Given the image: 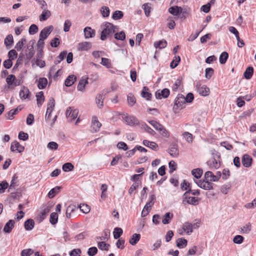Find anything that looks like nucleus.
Returning a JSON list of instances; mask_svg holds the SVG:
<instances>
[{
  "mask_svg": "<svg viewBox=\"0 0 256 256\" xmlns=\"http://www.w3.org/2000/svg\"><path fill=\"white\" fill-rule=\"evenodd\" d=\"M80 210L84 214H88L90 212V208L87 204H80L78 206Z\"/></svg>",
  "mask_w": 256,
  "mask_h": 256,
  "instance_id": "nucleus-58",
  "label": "nucleus"
},
{
  "mask_svg": "<svg viewBox=\"0 0 256 256\" xmlns=\"http://www.w3.org/2000/svg\"><path fill=\"white\" fill-rule=\"evenodd\" d=\"M82 250L80 248H74L72 250L69 254L70 256H80Z\"/></svg>",
  "mask_w": 256,
  "mask_h": 256,
  "instance_id": "nucleus-64",
  "label": "nucleus"
},
{
  "mask_svg": "<svg viewBox=\"0 0 256 256\" xmlns=\"http://www.w3.org/2000/svg\"><path fill=\"white\" fill-rule=\"evenodd\" d=\"M140 234H134L132 235L129 240V242L132 246L136 245L140 238Z\"/></svg>",
  "mask_w": 256,
  "mask_h": 256,
  "instance_id": "nucleus-33",
  "label": "nucleus"
},
{
  "mask_svg": "<svg viewBox=\"0 0 256 256\" xmlns=\"http://www.w3.org/2000/svg\"><path fill=\"white\" fill-rule=\"evenodd\" d=\"M182 200L183 202L186 200L188 204L194 206L198 205L200 200L198 198L194 196H190V194H188L185 196H184V195H182Z\"/></svg>",
  "mask_w": 256,
  "mask_h": 256,
  "instance_id": "nucleus-11",
  "label": "nucleus"
},
{
  "mask_svg": "<svg viewBox=\"0 0 256 256\" xmlns=\"http://www.w3.org/2000/svg\"><path fill=\"white\" fill-rule=\"evenodd\" d=\"M88 83V78H83L79 80L77 86V89L79 91H82L85 88L86 85Z\"/></svg>",
  "mask_w": 256,
  "mask_h": 256,
  "instance_id": "nucleus-36",
  "label": "nucleus"
},
{
  "mask_svg": "<svg viewBox=\"0 0 256 256\" xmlns=\"http://www.w3.org/2000/svg\"><path fill=\"white\" fill-rule=\"evenodd\" d=\"M124 16V12L121 10L114 11L112 15V18L114 20H118L121 19Z\"/></svg>",
  "mask_w": 256,
  "mask_h": 256,
  "instance_id": "nucleus-48",
  "label": "nucleus"
},
{
  "mask_svg": "<svg viewBox=\"0 0 256 256\" xmlns=\"http://www.w3.org/2000/svg\"><path fill=\"white\" fill-rule=\"evenodd\" d=\"M168 12L176 16H180L182 12V8L178 6H172L168 8Z\"/></svg>",
  "mask_w": 256,
  "mask_h": 256,
  "instance_id": "nucleus-16",
  "label": "nucleus"
},
{
  "mask_svg": "<svg viewBox=\"0 0 256 256\" xmlns=\"http://www.w3.org/2000/svg\"><path fill=\"white\" fill-rule=\"evenodd\" d=\"M92 47V44L90 42H84L78 44V50L80 51L88 50Z\"/></svg>",
  "mask_w": 256,
  "mask_h": 256,
  "instance_id": "nucleus-21",
  "label": "nucleus"
},
{
  "mask_svg": "<svg viewBox=\"0 0 256 256\" xmlns=\"http://www.w3.org/2000/svg\"><path fill=\"white\" fill-rule=\"evenodd\" d=\"M16 79V77L14 75L10 74L6 78V82L9 86H14Z\"/></svg>",
  "mask_w": 256,
  "mask_h": 256,
  "instance_id": "nucleus-50",
  "label": "nucleus"
},
{
  "mask_svg": "<svg viewBox=\"0 0 256 256\" xmlns=\"http://www.w3.org/2000/svg\"><path fill=\"white\" fill-rule=\"evenodd\" d=\"M30 92L29 90L26 86H23L20 92V96L22 100H26L30 98Z\"/></svg>",
  "mask_w": 256,
  "mask_h": 256,
  "instance_id": "nucleus-18",
  "label": "nucleus"
},
{
  "mask_svg": "<svg viewBox=\"0 0 256 256\" xmlns=\"http://www.w3.org/2000/svg\"><path fill=\"white\" fill-rule=\"evenodd\" d=\"M96 103L99 108L103 106L104 95L102 94H98L96 98Z\"/></svg>",
  "mask_w": 256,
  "mask_h": 256,
  "instance_id": "nucleus-54",
  "label": "nucleus"
},
{
  "mask_svg": "<svg viewBox=\"0 0 256 256\" xmlns=\"http://www.w3.org/2000/svg\"><path fill=\"white\" fill-rule=\"evenodd\" d=\"M188 244V240L183 238H178L176 240V246L179 248L186 247Z\"/></svg>",
  "mask_w": 256,
  "mask_h": 256,
  "instance_id": "nucleus-30",
  "label": "nucleus"
},
{
  "mask_svg": "<svg viewBox=\"0 0 256 256\" xmlns=\"http://www.w3.org/2000/svg\"><path fill=\"white\" fill-rule=\"evenodd\" d=\"M142 128L144 129V130L148 133L150 134L152 136H154L156 134V132L150 127L147 125L145 122L142 124Z\"/></svg>",
  "mask_w": 256,
  "mask_h": 256,
  "instance_id": "nucleus-49",
  "label": "nucleus"
},
{
  "mask_svg": "<svg viewBox=\"0 0 256 256\" xmlns=\"http://www.w3.org/2000/svg\"><path fill=\"white\" fill-rule=\"evenodd\" d=\"M118 28L116 26L109 22H106L104 28L101 32L100 40H104L108 37L111 38L113 34L118 30Z\"/></svg>",
  "mask_w": 256,
  "mask_h": 256,
  "instance_id": "nucleus-1",
  "label": "nucleus"
},
{
  "mask_svg": "<svg viewBox=\"0 0 256 256\" xmlns=\"http://www.w3.org/2000/svg\"><path fill=\"white\" fill-rule=\"evenodd\" d=\"M38 81V87L40 90L44 89L48 84V80L46 78H40Z\"/></svg>",
  "mask_w": 256,
  "mask_h": 256,
  "instance_id": "nucleus-26",
  "label": "nucleus"
},
{
  "mask_svg": "<svg viewBox=\"0 0 256 256\" xmlns=\"http://www.w3.org/2000/svg\"><path fill=\"white\" fill-rule=\"evenodd\" d=\"M192 174L196 179L201 178L202 174V170L200 168H194L192 170Z\"/></svg>",
  "mask_w": 256,
  "mask_h": 256,
  "instance_id": "nucleus-39",
  "label": "nucleus"
},
{
  "mask_svg": "<svg viewBox=\"0 0 256 256\" xmlns=\"http://www.w3.org/2000/svg\"><path fill=\"white\" fill-rule=\"evenodd\" d=\"M98 248L102 250L108 251L110 246V244L106 243L104 242H100L98 243Z\"/></svg>",
  "mask_w": 256,
  "mask_h": 256,
  "instance_id": "nucleus-51",
  "label": "nucleus"
},
{
  "mask_svg": "<svg viewBox=\"0 0 256 256\" xmlns=\"http://www.w3.org/2000/svg\"><path fill=\"white\" fill-rule=\"evenodd\" d=\"M184 232H186L188 234H190L192 232V224L189 222H185L182 226Z\"/></svg>",
  "mask_w": 256,
  "mask_h": 256,
  "instance_id": "nucleus-32",
  "label": "nucleus"
},
{
  "mask_svg": "<svg viewBox=\"0 0 256 256\" xmlns=\"http://www.w3.org/2000/svg\"><path fill=\"white\" fill-rule=\"evenodd\" d=\"M110 230L108 229H105L103 231L102 236H97L96 239L100 240H108L109 238L108 237V234L110 235Z\"/></svg>",
  "mask_w": 256,
  "mask_h": 256,
  "instance_id": "nucleus-57",
  "label": "nucleus"
},
{
  "mask_svg": "<svg viewBox=\"0 0 256 256\" xmlns=\"http://www.w3.org/2000/svg\"><path fill=\"white\" fill-rule=\"evenodd\" d=\"M62 186H56L54 188H52L48 194V196L50 198H54L56 194H58L62 189Z\"/></svg>",
  "mask_w": 256,
  "mask_h": 256,
  "instance_id": "nucleus-25",
  "label": "nucleus"
},
{
  "mask_svg": "<svg viewBox=\"0 0 256 256\" xmlns=\"http://www.w3.org/2000/svg\"><path fill=\"white\" fill-rule=\"evenodd\" d=\"M100 13L104 18H107L110 16V10L108 6H102L100 9Z\"/></svg>",
  "mask_w": 256,
  "mask_h": 256,
  "instance_id": "nucleus-47",
  "label": "nucleus"
},
{
  "mask_svg": "<svg viewBox=\"0 0 256 256\" xmlns=\"http://www.w3.org/2000/svg\"><path fill=\"white\" fill-rule=\"evenodd\" d=\"M149 124H150L156 130H160V127L162 126L159 122H158L154 120H148Z\"/></svg>",
  "mask_w": 256,
  "mask_h": 256,
  "instance_id": "nucleus-61",
  "label": "nucleus"
},
{
  "mask_svg": "<svg viewBox=\"0 0 256 256\" xmlns=\"http://www.w3.org/2000/svg\"><path fill=\"white\" fill-rule=\"evenodd\" d=\"M182 78H178L176 81L175 82L174 84L172 86V90L174 92L177 91L178 90L179 86L182 84Z\"/></svg>",
  "mask_w": 256,
  "mask_h": 256,
  "instance_id": "nucleus-62",
  "label": "nucleus"
},
{
  "mask_svg": "<svg viewBox=\"0 0 256 256\" xmlns=\"http://www.w3.org/2000/svg\"><path fill=\"white\" fill-rule=\"evenodd\" d=\"M170 91L167 88L162 89L160 92L159 90H157L155 93V96L156 99L160 100L162 98H166L170 96Z\"/></svg>",
  "mask_w": 256,
  "mask_h": 256,
  "instance_id": "nucleus-10",
  "label": "nucleus"
},
{
  "mask_svg": "<svg viewBox=\"0 0 256 256\" xmlns=\"http://www.w3.org/2000/svg\"><path fill=\"white\" fill-rule=\"evenodd\" d=\"M74 166L71 162H66L62 166V170L64 172L72 171L74 170Z\"/></svg>",
  "mask_w": 256,
  "mask_h": 256,
  "instance_id": "nucleus-40",
  "label": "nucleus"
},
{
  "mask_svg": "<svg viewBox=\"0 0 256 256\" xmlns=\"http://www.w3.org/2000/svg\"><path fill=\"white\" fill-rule=\"evenodd\" d=\"M51 14H52L50 10L44 9V10L39 16L40 20V22H44L47 20L51 16Z\"/></svg>",
  "mask_w": 256,
  "mask_h": 256,
  "instance_id": "nucleus-29",
  "label": "nucleus"
},
{
  "mask_svg": "<svg viewBox=\"0 0 256 256\" xmlns=\"http://www.w3.org/2000/svg\"><path fill=\"white\" fill-rule=\"evenodd\" d=\"M15 222L13 220H10L6 222L4 226L3 231L6 234H10L14 226Z\"/></svg>",
  "mask_w": 256,
  "mask_h": 256,
  "instance_id": "nucleus-13",
  "label": "nucleus"
},
{
  "mask_svg": "<svg viewBox=\"0 0 256 256\" xmlns=\"http://www.w3.org/2000/svg\"><path fill=\"white\" fill-rule=\"evenodd\" d=\"M24 58V54L23 53L20 52L19 54L18 58L14 66L12 69V72H14V71L18 68L20 65L22 64L23 62V59Z\"/></svg>",
  "mask_w": 256,
  "mask_h": 256,
  "instance_id": "nucleus-34",
  "label": "nucleus"
},
{
  "mask_svg": "<svg viewBox=\"0 0 256 256\" xmlns=\"http://www.w3.org/2000/svg\"><path fill=\"white\" fill-rule=\"evenodd\" d=\"M77 78L75 75H69L64 80V86L66 87H70L74 84Z\"/></svg>",
  "mask_w": 256,
  "mask_h": 256,
  "instance_id": "nucleus-17",
  "label": "nucleus"
},
{
  "mask_svg": "<svg viewBox=\"0 0 256 256\" xmlns=\"http://www.w3.org/2000/svg\"><path fill=\"white\" fill-rule=\"evenodd\" d=\"M67 54V51L64 50L58 56H56V60L54 61L55 64H58L61 61L64 60Z\"/></svg>",
  "mask_w": 256,
  "mask_h": 256,
  "instance_id": "nucleus-37",
  "label": "nucleus"
},
{
  "mask_svg": "<svg viewBox=\"0 0 256 256\" xmlns=\"http://www.w3.org/2000/svg\"><path fill=\"white\" fill-rule=\"evenodd\" d=\"M214 74V70L212 68H208L205 70V77L210 79Z\"/></svg>",
  "mask_w": 256,
  "mask_h": 256,
  "instance_id": "nucleus-60",
  "label": "nucleus"
},
{
  "mask_svg": "<svg viewBox=\"0 0 256 256\" xmlns=\"http://www.w3.org/2000/svg\"><path fill=\"white\" fill-rule=\"evenodd\" d=\"M34 226V221L32 218L26 220L24 223V228L26 230H31Z\"/></svg>",
  "mask_w": 256,
  "mask_h": 256,
  "instance_id": "nucleus-23",
  "label": "nucleus"
},
{
  "mask_svg": "<svg viewBox=\"0 0 256 256\" xmlns=\"http://www.w3.org/2000/svg\"><path fill=\"white\" fill-rule=\"evenodd\" d=\"M254 71V70L253 67L251 66L248 67L244 74V78L246 80L250 79L253 76Z\"/></svg>",
  "mask_w": 256,
  "mask_h": 256,
  "instance_id": "nucleus-28",
  "label": "nucleus"
},
{
  "mask_svg": "<svg viewBox=\"0 0 256 256\" xmlns=\"http://www.w3.org/2000/svg\"><path fill=\"white\" fill-rule=\"evenodd\" d=\"M10 150L14 152L22 153L24 150V147L16 140L12 142L11 144Z\"/></svg>",
  "mask_w": 256,
  "mask_h": 256,
  "instance_id": "nucleus-5",
  "label": "nucleus"
},
{
  "mask_svg": "<svg viewBox=\"0 0 256 256\" xmlns=\"http://www.w3.org/2000/svg\"><path fill=\"white\" fill-rule=\"evenodd\" d=\"M102 126L101 123L98 120L96 116H93L92 118V128L93 129L92 132H98Z\"/></svg>",
  "mask_w": 256,
  "mask_h": 256,
  "instance_id": "nucleus-14",
  "label": "nucleus"
},
{
  "mask_svg": "<svg viewBox=\"0 0 256 256\" xmlns=\"http://www.w3.org/2000/svg\"><path fill=\"white\" fill-rule=\"evenodd\" d=\"M37 104L40 106L44 101V96L43 92L40 91L36 94Z\"/></svg>",
  "mask_w": 256,
  "mask_h": 256,
  "instance_id": "nucleus-35",
  "label": "nucleus"
},
{
  "mask_svg": "<svg viewBox=\"0 0 256 256\" xmlns=\"http://www.w3.org/2000/svg\"><path fill=\"white\" fill-rule=\"evenodd\" d=\"M122 233L123 230L122 228L118 227L115 228L113 232L114 238L116 240L120 238Z\"/></svg>",
  "mask_w": 256,
  "mask_h": 256,
  "instance_id": "nucleus-42",
  "label": "nucleus"
},
{
  "mask_svg": "<svg viewBox=\"0 0 256 256\" xmlns=\"http://www.w3.org/2000/svg\"><path fill=\"white\" fill-rule=\"evenodd\" d=\"M148 90V88L146 86H144L141 92L142 97L146 98L147 100H150L152 97V94Z\"/></svg>",
  "mask_w": 256,
  "mask_h": 256,
  "instance_id": "nucleus-20",
  "label": "nucleus"
},
{
  "mask_svg": "<svg viewBox=\"0 0 256 256\" xmlns=\"http://www.w3.org/2000/svg\"><path fill=\"white\" fill-rule=\"evenodd\" d=\"M175 58L176 59L173 60L170 63V67L172 69L176 68L180 61V56H175Z\"/></svg>",
  "mask_w": 256,
  "mask_h": 256,
  "instance_id": "nucleus-59",
  "label": "nucleus"
},
{
  "mask_svg": "<svg viewBox=\"0 0 256 256\" xmlns=\"http://www.w3.org/2000/svg\"><path fill=\"white\" fill-rule=\"evenodd\" d=\"M186 102L184 96L181 94H178L174 102L173 110L174 113L178 112V108L182 109L185 107Z\"/></svg>",
  "mask_w": 256,
  "mask_h": 256,
  "instance_id": "nucleus-2",
  "label": "nucleus"
},
{
  "mask_svg": "<svg viewBox=\"0 0 256 256\" xmlns=\"http://www.w3.org/2000/svg\"><path fill=\"white\" fill-rule=\"evenodd\" d=\"M32 46H30V48H27L29 52L28 53H26V59L28 60V62L30 60L32 57L34 56L35 51L34 50V48H32Z\"/></svg>",
  "mask_w": 256,
  "mask_h": 256,
  "instance_id": "nucleus-56",
  "label": "nucleus"
},
{
  "mask_svg": "<svg viewBox=\"0 0 256 256\" xmlns=\"http://www.w3.org/2000/svg\"><path fill=\"white\" fill-rule=\"evenodd\" d=\"M222 176L220 172L218 171L214 175L211 171L205 172V178H208L210 182H218Z\"/></svg>",
  "mask_w": 256,
  "mask_h": 256,
  "instance_id": "nucleus-8",
  "label": "nucleus"
},
{
  "mask_svg": "<svg viewBox=\"0 0 256 256\" xmlns=\"http://www.w3.org/2000/svg\"><path fill=\"white\" fill-rule=\"evenodd\" d=\"M252 158L248 154H244L242 156V162L245 168L250 167L252 164Z\"/></svg>",
  "mask_w": 256,
  "mask_h": 256,
  "instance_id": "nucleus-12",
  "label": "nucleus"
},
{
  "mask_svg": "<svg viewBox=\"0 0 256 256\" xmlns=\"http://www.w3.org/2000/svg\"><path fill=\"white\" fill-rule=\"evenodd\" d=\"M196 87L197 92L200 95L204 96H206L209 95L210 93V88L206 85L201 86L200 84L197 83Z\"/></svg>",
  "mask_w": 256,
  "mask_h": 256,
  "instance_id": "nucleus-4",
  "label": "nucleus"
},
{
  "mask_svg": "<svg viewBox=\"0 0 256 256\" xmlns=\"http://www.w3.org/2000/svg\"><path fill=\"white\" fill-rule=\"evenodd\" d=\"M142 144L144 146L151 148L153 150L158 151V144L154 142H150L144 140H143Z\"/></svg>",
  "mask_w": 256,
  "mask_h": 256,
  "instance_id": "nucleus-15",
  "label": "nucleus"
},
{
  "mask_svg": "<svg viewBox=\"0 0 256 256\" xmlns=\"http://www.w3.org/2000/svg\"><path fill=\"white\" fill-rule=\"evenodd\" d=\"M114 34V38L116 40H124L126 39V34L124 31Z\"/></svg>",
  "mask_w": 256,
  "mask_h": 256,
  "instance_id": "nucleus-52",
  "label": "nucleus"
},
{
  "mask_svg": "<svg viewBox=\"0 0 256 256\" xmlns=\"http://www.w3.org/2000/svg\"><path fill=\"white\" fill-rule=\"evenodd\" d=\"M98 250L96 247L92 246L88 249L87 254L89 256H94L98 253Z\"/></svg>",
  "mask_w": 256,
  "mask_h": 256,
  "instance_id": "nucleus-63",
  "label": "nucleus"
},
{
  "mask_svg": "<svg viewBox=\"0 0 256 256\" xmlns=\"http://www.w3.org/2000/svg\"><path fill=\"white\" fill-rule=\"evenodd\" d=\"M142 8L144 11L146 16H148L151 11L150 4L149 3H145L142 6Z\"/></svg>",
  "mask_w": 256,
  "mask_h": 256,
  "instance_id": "nucleus-55",
  "label": "nucleus"
},
{
  "mask_svg": "<svg viewBox=\"0 0 256 256\" xmlns=\"http://www.w3.org/2000/svg\"><path fill=\"white\" fill-rule=\"evenodd\" d=\"M26 41V38H22L20 41H18L15 46V49L18 51H20L22 47L24 46V43Z\"/></svg>",
  "mask_w": 256,
  "mask_h": 256,
  "instance_id": "nucleus-53",
  "label": "nucleus"
},
{
  "mask_svg": "<svg viewBox=\"0 0 256 256\" xmlns=\"http://www.w3.org/2000/svg\"><path fill=\"white\" fill-rule=\"evenodd\" d=\"M228 58V54L226 52H222L220 56L219 60L222 64H224L226 63Z\"/></svg>",
  "mask_w": 256,
  "mask_h": 256,
  "instance_id": "nucleus-45",
  "label": "nucleus"
},
{
  "mask_svg": "<svg viewBox=\"0 0 256 256\" xmlns=\"http://www.w3.org/2000/svg\"><path fill=\"white\" fill-rule=\"evenodd\" d=\"M4 44L7 49L11 48L14 44V38L12 34H8L4 40Z\"/></svg>",
  "mask_w": 256,
  "mask_h": 256,
  "instance_id": "nucleus-22",
  "label": "nucleus"
},
{
  "mask_svg": "<svg viewBox=\"0 0 256 256\" xmlns=\"http://www.w3.org/2000/svg\"><path fill=\"white\" fill-rule=\"evenodd\" d=\"M84 37L86 38H93L96 34L95 30L92 29L90 27L86 26L84 30Z\"/></svg>",
  "mask_w": 256,
  "mask_h": 256,
  "instance_id": "nucleus-19",
  "label": "nucleus"
},
{
  "mask_svg": "<svg viewBox=\"0 0 256 256\" xmlns=\"http://www.w3.org/2000/svg\"><path fill=\"white\" fill-rule=\"evenodd\" d=\"M167 151L171 156H178L179 154L178 144L175 142H172Z\"/></svg>",
  "mask_w": 256,
  "mask_h": 256,
  "instance_id": "nucleus-9",
  "label": "nucleus"
},
{
  "mask_svg": "<svg viewBox=\"0 0 256 256\" xmlns=\"http://www.w3.org/2000/svg\"><path fill=\"white\" fill-rule=\"evenodd\" d=\"M122 119L126 124L130 126H134L138 125V120L134 116L122 114Z\"/></svg>",
  "mask_w": 256,
  "mask_h": 256,
  "instance_id": "nucleus-3",
  "label": "nucleus"
},
{
  "mask_svg": "<svg viewBox=\"0 0 256 256\" xmlns=\"http://www.w3.org/2000/svg\"><path fill=\"white\" fill-rule=\"evenodd\" d=\"M166 45L167 42L164 39L159 41H156L154 44V46L156 47V48H159L160 49L166 48Z\"/></svg>",
  "mask_w": 256,
  "mask_h": 256,
  "instance_id": "nucleus-43",
  "label": "nucleus"
},
{
  "mask_svg": "<svg viewBox=\"0 0 256 256\" xmlns=\"http://www.w3.org/2000/svg\"><path fill=\"white\" fill-rule=\"evenodd\" d=\"M180 188L182 190L186 191V192L183 194L184 195V196H186L188 194H190V192H192L191 184L185 180H184L183 182L181 183Z\"/></svg>",
  "mask_w": 256,
  "mask_h": 256,
  "instance_id": "nucleus-6",
  "label": "nucleus"
},
{
  "mask_svg": "<svg viewBox=\"0 0 256 256\" xmlns=\"http://www.w3.org/2000/svg\"><path fill=\"white\" fill-rule=\"evenodd\" d=\"M53 28L52 26H50L44 28L40 34V40H45L46 39L53 30Z\"/></svg>",
  "mask_w": 256,
  "mask_h": 256,
  "instance_id": "nucleus-7",
  "label": "nucleus"
},
{
  "mask_svg": "<svg viewBox=\"0 0 256 256\" xmlns=\"http://www.w3.org/2000/svg\"><path fill=\"white\" fill-rule=\"evenodd\" d=\"M18 113V109H12L6 113L5 116L7 119L12 120L14 118V116Z\"/></svg>",
  "mask_w": 256,
  "mask_h": 256,
  "instance_id": "nucleus-44",
  "label": "nucleus"
},
{
  "mask_svg": "<svg viewBox=\"0 0 256 256\" xmlns=\"http://www.w3.org/2000/svg\"><path fill=\"white\" fill-rule=\"evenodd\" d=\"M127 101L128 105L130 106H134L136 103V98L132 93L130 92L128 94L127 96Z\"/></svg>",
  "mask_w": 256,
  "mask_h": 256,
  "instance_id": "nucleus-38",
  "label": "nucleus"
},
{
  "mask_svg": "<svg viewBox=\"0 0 256 256\" xmlns=\"http://www.w3.org/2000/svg\"><path fill=\"white\" fill-rule=\"evenodd\" d=\"M50 212V209L44 207L42 211L38 214L40 222H42L47 216L48 213Z\"/></svg>",
  "mask_w": 256,
  "mask_h": 256,
  "instance_id": "nucleus-31",
  "label": "nucleus"
},
{
  "mask_svg": "<svg viewBox=\"0 0 256 256\" xmlns=\"http://www.w3.org/2000/svg\"><path fill=\"white\" fill-rule=\"evenodd\" d=\"M58 222V214L57 212H53L50 214V222L52 225H55Z\"/></svg>",
  "mask_w": 256,
  "mask_h": 256,
  "instance_id": "nucleus-46",
  "label": "nucleus"
},
{
  "mask_svg": "<svg viewBox=\"0 0 256 256\" xmlns=\"http://www.w3.org/2000/svg\"><path fill=\"white\" fill-rule=\"evenodd\" d=\"M173 218V214L170 212H166L162 218V222L164 224H167L170 222Z\"/></svg>",
  "mask_w": 256,
  "mask_h": 256,
  "instance_id": "nucleus-24",
  "label": "nucleus"
},
{
  "mask_svg": "<svg viewBox=\"0 0 256 256\" xmlns=\"http://www.w3.org/2000/svg\"><path fill=\"white\" fill-rule=\"evenodd\" d=\"M18 182V176L16 174H14L10 182V184L9 186L8 191L10 192L12 190L15 189L16 186H18L16 184Z\"/></svg>",
  "mask_w": 256,
  "mask_h": 256,
  "instance_id": "nucleus-41",
  "label": "nucleus"
},
{
  "mask_svg": "<svg viewBox=\"0 0 256 256\" xmlns=\"http://www.w3.org/2000/svg\"><path fill=\"white\" fill-rule=\"evenodd\" d=\"M156 200V197L154 194H151L149 198V201L144 206V209L150 210V208L153 206L154 204V202Z\"/></svg>",
  "mask_w": 256,
  "mask_h": 256,
  "instance_id": "nucleus-27",
  "label": "nucleus"
}]
</instances>
